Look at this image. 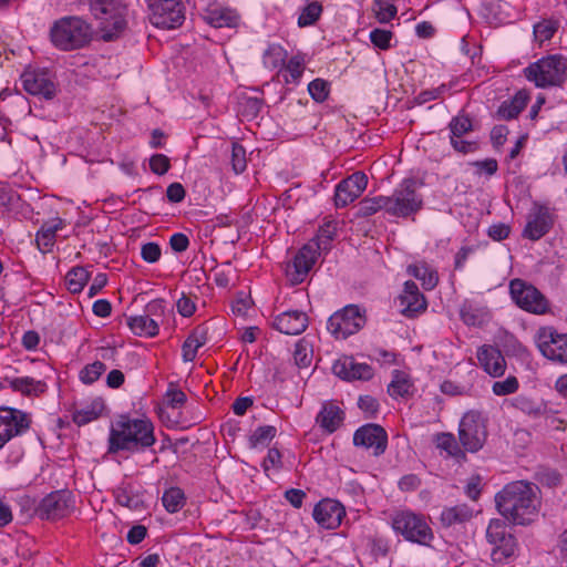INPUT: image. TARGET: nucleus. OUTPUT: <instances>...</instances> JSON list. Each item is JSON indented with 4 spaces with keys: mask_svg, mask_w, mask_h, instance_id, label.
Segmentation results:
<instances>
[{
    "mask_svg": "<svg viewBox=\"0 0 567 567\" xmlns=\"http://www.w3.org/2000/svg\"><path fill=\"white\" fill-rule=\"evenodd\" d=\"M495 503L499 514L509 523L529 525L538 516L539 488L529 482H512L496 494Z\"/></svg>",
    "mask_w": 567,
    "mask_h": 567,
    "instance_id": "nucleus-1",
    "label": "nucleus"
},
{
    "mask_svg": "<svg viewBox=\"0 0 567 567\" xmlns=\"http://www.w3.org/2000/svg\"><path fill=\"white\" fill-rule=\"evenodd\" d=\"M155 442L154 425L151 420L122 415L111 427L109 453L141 452L153 446Z\"/></svg>",
    "mask_w": 567,
    "mask_h": 567,
    "instance_id": "nucleus-2",
    "label": "nucleus"
},
{
    "mask_svg": "<svg viewBox=\"0 0 567 567\" xmlns=\"http://www.w3.org/2000/svg\"><path fill=\"white\" fill-rule=\"evenodd\" d=\"M336 231L337 224L332 220L327 221L319 228L316 238L300 248L293 258L292 265L287 268V277L291 285H299L305 280L316 264L320 251L330 249V243L333 240Z\"/></svg>",
    "mask_w": 567,
    "mask_h": 567,
    "instance_id": "nucleus-3",
    "label": "nucleus"
},
{
    "mask_svg": "<svg viewBox=\"0 0 567 567\" xmlns=\"http://www.w3.org/2000/svg\"><path fill=\"white\" fill-rule=\"evenodd\" d=\"M85 6L92 14L101 20L102 38L112 41L117 38L127 25V7L122 0H78Z\"/></svg>",
    "mask_w": 567,
    "mask_h": 567,
    "instance_id": "nucleus-4",
    "label": "nucleus"
},
{
    "mask_svg": "<svg viewBox=\"0 0 567 567\" xmlns=\"http://www.w3.org/2000/svg\"><path fill=\"white\" fill-rule=\"evenodd\" d=\"M52 43L60 50L71 51L85 47L92 40L91 25L79 17L58 20L50 31Z\"/></svg>",
    "mask_w": 567,
    "mask_h": 567,
    "instance_id": "nucleus-5",
    "label": "nucleus"
},
{
    "mask_svg": "<svg viewBox=\"0 0 567 567\" xmlns=\"http://www.w3.org/2000/svg\"><path fill=\"white\" fill-rule=\"evenodd\" d=\"M524 75L537 87L561 86L567 80V59L560 54L544 56L525 68Z\"/></svg>",
    "mask_w": 567,
    "mask_h": 567,
    "instance_id": "nucleus-6",
    "label": "nucleus"
},
{
    "mask_svg": "<svg viewBox=\"0 0 567 567\" xmlns=\"http://www.w3.org/2000/svg\"><path fill=\"white\" fill-rule=\"evenodd\" d=\"M509 293L515 305L526 312L537 316L551 313L548 298L534 285L523 279L511 280Z\"/></svg>",
    "mask_w": 567,
    "mask_h": 567,
    "instance_id": "nucleus-7",
    "label": "nucleus"
},
{
    "mask_svg": "<svg viewBox=\"0 0 567 567\" xmlns=\"http://www.w3.org/2000/svg\"><path fill=\"white\" fill-rule=\"evenodd\" d=\"M392 528L405 540L429 546L433 539V533L422 515L411 511H399L392 515Z\"/></svg>",
    "mask_w": 567,
    "mask_h": 567,
    "instance_id": "nucleus-8",
    "label": "nucleus"
},
{
    "mask_svg": "<svg viewBox=\"0 0 567 567\" xmlns=\"http://www.w3.org/2000/svg\"><path fill=\"white\" fill-rule=\"evenodd\" d=\"M386 204L388 214L391 216L406 218L416 214L423 206L416 182L412 178L404 179L391 196H386Z\"/></svg>",
    "mask_w": 567,
    "mask_h": 567,
    "instance_id": "nucleus-9",
    "label": "nucleus"
},
{
    "mask_svg": "<svg viewBox=\"0 0 567 567\" xmlns=\"http://www.w3.org/2000/svg\"><path fill=\"white\" fill-rule=\"evenodd\" d=\"M486 539L494 548L491 553V559L494 564L505 565L514 557L517 542L507 529L505 520L499 518L491 519L486 529Z\"/></svg>",
    "mask_w": 567,
    "mask_h": 567,
    "instance_id": "nucleus-10",
    "label": "nucleus"
},
{
    "mask_svg": "<svg viewBox=\"0 0 567 567\" xmlns=\"http://www.w3.org/2000/svg\"><path fill=\"white\" fill-rule=\"evenodd\" d=\"M535 340L544 357L554 362L567 363V333H559L553 327H542Z\"/></svg>",
    "mask_w": 567,
    "mask_h": 567,
    "instance_id": "nucleus-11",
    "label": "nucleus"
},
{
    "mask_svg": "<svg viewBox=\"0 0 567 567\" xmlns=\"http://www.w3.org/2000/svg\"><path fill=\"white\" fill-rule=\"evenodd\" d=\"M365 323L357 306H347L328 320V330L336 339H346L358 332Z\"/></svg>",
    "mask_w": 567,
    "mask_h": 567,
    "instance_id": "nucleus-12",
    "label": "nucleus"
},
{
    "mask_svg": "<svg viewBox=\"0 0 567 567\" xmlns=\"http://www.w3.org/2000/svg\"><path fill=\"white\" fill-rule=\"evenodd\" d=\"M458 439L468 452L474 453L482 449L486 439V431L478 413L468 412L462 417Z\"/></svg>",
    "mask_w": 567,
    "mask_h": 567,
    "instance_id": "nucleus-13",
    "label": "nucleus"
},
{
    "mask_svg": "<svg viewBox=\"0 0 567 567\" xmlns=\"http://www.w3.org/2000/svg\"><path fill=\"white\" fill-rule=\"evenodd\" d=\"M73 508L72 493L61 489L47 495L37 507V514L41 518L54 520L68 516Z\"/></svg>",
    "mask_w": 567,
    "mask_h": 567,
    "instance_id": "nucleus-14",
    "label": "nucleus"
},
{
    "mask_svg": "<svg viewBox=\"0 0 567 567\" xmlns=\"http://www.w3.org/2000/svg\"><path fill=\"white\" fill-rule=\"evenodd\" d=\"M353 444L364 449H373V455L380 456L386 450L388 434L381 425L369 423L354 432Z\"/></svg>",
    "mask_w": 567,
    "mask_h": 567,
    "instance_id": "nucleus-15",
    "label": "nucleus"
},
{
    "mask_svg": "<svg viewBox=\"0 0 567 567\" xmlns=\"http://www.w3.org/2000/svg\"><path fill=\"white\" fill-rule=\"evenodd\" d=\"M184 21L179 0H159L153 7L152 23L162 29H175Z\"/></svg>",
    "mask_w": 567,
    "mask_h": 567,
    "instance_id": "nucleus-16",
    "label": "nucleus"
},
{
    "mask_svg": "<svg viewBox=\"0 0 567 567\" xmlns=\"http://www.w3.org/2000/svg\"><path fill=\"white\" fill-rule=\"evenodd\" d=\"M29 415L16 409H6L0 414V449L13 436L24 433L30 427Z\"/></svg>",
    "mask_w": 567,
    "mask_h": 567,
    "instance_id": "nucleus-17",
    "label": "nucleus"
},
{
    "mask_svg": "<svg viewBox=\"0 0 567 567\" xmlns=\"http://www.w3.org/2000/svg\"><path fill=\"white\" fill-rule=\"evenodd\" d=\"M368 177L363 172H355L342 179L336 187L334 204L337 207H346L354 202L367 188Z\"/></svg>",
    "mask_w": 567,
    "mask_h": 567,
    "instance_id": "nucleus-18",
    "label": "nucleus"
},
{
    "mask_svg": "<svg viewBox=\"0 0 567 567\" xmlns=\"http://www.w3.org/2000/svg\"><path fill=\"white\" fill-rule=\"evenodd\" d=\"M312 516L322 528L334 529L340 526L346 509L338 501L326 498L315 506Z\"/></svg>",
    "mask_w": 567,
    "mask_h": 567,
    "instance_id": "nucleus-19",
    "label": "nucleus"
},
{
    "mask_svg": "<svg viewBox=\"0 0 567 567\" xmlns=\"http://www.w3.org/2000/svg\"><path fill=\"white\" fill-rule=\"evenodd\" d=\"M332 372L346 381H368L373 377V369L367 363H359L353 357L343 355L332 365Z\"/></svg>",
    "mask_w": 567,
    "mask_h": 567,
    "instance_id": "nucleus-20",
    "label": "nucleus"
},
{
    "mask_svg": "<svg viewBox=\"0 0 567 567\" xmlns=\"http://www.w3.org/2000/svg\"><path fill=\"white\" fill-rule=\"evenodd\" d=\"M21 81L23 89L31 95H39L47 100L55 95V85L44 71L25 70L21 74Z\"/></svg>",
    "mask_w": 567,
    "mask_h": 567,
    "instance_id": "nucleus-21",
    "label": "nucleus"
},
{
    "mask_svg": "<svg viewBox=\"0 0 567 567\" xmlns=\"http://www.w3.org/2000/svg\"><path fill=\"white\" fill-rule=\"evenodd\" d=\"M157 312H163L162 302L152 301L146 306V315L130 317L127 324L132 332L140 337H155L158 333V323L151 316Z\"/></svg>",
    "mask_w": 567,
    "mask_h": 567,
    "instance_id": "nucleus-22",
    "label": "nucleus"
},
{
    "mask_svg": "<svg viewBox=\"0 0 567 567\" xmlns=\"http://www.w3.org/2000/svg\"><path fill=\"white\" fill-rule=\"evenodd\" d=\"M477 360L481 368L491 377L499 378L506 371V361L496 347L484 344L477 350Z\"/></svg>",
    "mask_w": 567,
    "mask_h": 567,
    "instance_id": "nucleus-23",
    "label": "nucleus"
},
{
    "mask_svg": "<svg viewBox=\"0 0 567 567\" xmlns=\"http://www.w3.org/2000/svg\"><path fill=\"white\" fill-rule=\"evenodd\" d=\"M401 313L408 318H413L426 308L424 296L420 292L419 287L412 280L404 284L402 295L399 297Z\"/></svg>",
    "mask_w": 567,
    "mask_h": 567,
    "instance_id": "nucleus-24",
    "label": "nucleus"
},
{
    "mask_svg": "<svg viewBox=\"0 0 567 567\" xmlns=\"http://www.w3.org/2000/svg\"><path fill=\"white\" fill-rule=\"evenodd\" d=\"M274 327L281 333L297 336L308 327V316L303 311L289 310L275 318Z\"/></svg>",
    "mask_w": 567,
    "mask_h": 567,
    "instance_id": "nucleus-25",
    "label": "nucleus"
},
{
    "mask_svg": "<svg viewBox=\"0 0 567 567\" xmlns=\"http://www.w3.org/2000/svg\"><path fill=\"white\" fill-rule=\"evenodd\" d=\"M553 226L551 216L546 207H538L534 214H530L527 224L523 230V237L533 241L545 236Z\"/></svg>",
    "mask_w": 567,
    "mask_h": 567,
    "instance_id": "nucleus-26",
    "label": "nucleus"
},
{
    "mask_svg": "<svg viewBox=\"0 0 567 567\" xmlns=\"http://www.w3.org/2000/svg\"><path fill=\"white\" fill-rule=\"evenodd\" d=\"M238 14L220 4H209L204 13V20L215 28L236 27L238 23Z\"/></svg>",
    "mask_w": 567,
    "mask_h": 567,
    "instance_id": "nucleus-27",
    "label": "nucleus"
},
{
    "mask_svg": "<svg viewBox=\"0 0 567 567\" xmlns=\"http://www.w3.org/2000/svg\"><path fill=\"white\" fill-rule=\"evenodd\" d=\"M3 388H10L16 392H20L23 395L31 396V395H39L40 393H43L45 391V383L39 380H35L30 377H22V378H11L6 377L3 379Z\"/></svg>",
    "mask_w": 567,
    "mask_h": 567,
    "instance_id": "nucleus-28",
    "label": "nucleus"
},
{
    "mask_svg": "<svg viewBox=\"0 0 567 567\" xmlns=\"http://www.w3.org/2000/svg\"><path fill=\"white\" fill-rule=\"evenodd\" d=\"M343 411L332 403H326L316 417V422L328 433H333L341 425Z\"/></svg>",
    "mask_w": 567,
    "mask_h": 567,
    "instance_id": "nucleus-29",
    "label": "nucleus"
},
{
    "mask_svg": "<svg viewBox=\"0 0 567 567\" xmlns=\"http://www.w3.org/2000/svg\"><path fill=\"white\" fill-rule=\"evenodd\" d=\"M207 328L199 326L186 338L182 346L183 360L192 362L195 360L197 350L207 342Z\"/></svg>",
    "mask_w": 567,
    "mask_h": 567,
    "instance_id": "nucleus-30",
    "label": "nucleus"
},
{
    "mask_svg": "<svg viewBox=\"0 0 567 567\" xmlns=\"http://www.w3.org/2000/svg\"><path fill=\"white\" fill-rule=\"evenodd\" d=\"M472 516L473 512L467 505H455L443 509L441 523L444 527H451L470 520Z\"/></svg>",
    "mask_w": 567,
    "mask_h": 567,
    "instance_id": "nucleus-31",
    "label": "nucleus"
},
{
    "mask_svg": "<svg viewBox=\"0 0 567 567\" xmlns=\"http://www.w3.org/2000/svg\"><path fill=\"white\" fill-rule=\"evenodd\" d=\"M104 410V402L102 399H95L90 405L76 410L73 414V421L79 426L85 425L100 417Z\"/></svg>",
    "mask_w": 567,
    "mask_h": 567,
    "instance_id": "nucleus-32",
    "label": "nucleus"
},
{
    "mask_svg": "<svg viewBox=\"0 0 567 567\" xmlns=\"http://www.w3.org/2000/svg\"><path fill=\"white\" fill-rule=\"evenodd\" d=\"M411 386L409 375L400 370H394L392 381L388 385V393L392 398H403L409 395Z\"/></svg>",
    "mask_w": 567,
    "mask_h": 567,
    "instance_id": "nucleus-33",
    "label": "nucleus"
},
{
    "mask_svg": "<svg viewBox=\"0 0 567 567\" xmlns=\"http://www.w3.org/2000/svg\"><path fill=\"white\" fill-rule=\"evenodd\" d=\"M90 278L89 271L83 267H73L65 276V286L72 293L82 291Z\"/></svg>",
    "mask_w": 567,
    "mask_h": 567,
    "instance_id": "nucleus-34",
    "label": "nucleus"
},
{
    "mask_svg": "<svg viewBox=\"0 0 567 567\" xmlns=\"http://www.w3.org/2000/svg\"><path fill=\"white\" fill-rule=\"evenodd\" d=\"M408 274L422 281L425 289H433L437 284V276L426 264H415L408 267Z\"/></svg>",
    "mask_w": 567,
    "mask_h": 567,
    "instance_id": "nucleus-35",
    "label": "nucleus"
},
{
    "mask_svg": "<svg viewBox=\"0 0 567 567\" xmlns=\"http://www.w3.org/2000/svg\"><path fill=\"white\" fill-rule=\"evenodd\" d=\"M185 494L179 487H169L162 497L165 509L169 513L178 512L185 505Z\"/></svg>",
    "mask_w": 567,
    "mask_h": 567,
    "instance_id": "nucleus-36",
    "label": "nucleus"
},
{
    "mask_svg": "<svg viewBox=\"0 0 567 567\" xmlns=\"http://www.w3.org/2000/svg\"><path fill=\"white\" fill-rule=\"evenodd\" d=\"M63 225L61 218H55L50 223H45L37 234V243L39 246L51 247L54 243L55 233Z\"/></svg>",
    "mask_w": 567,
    "mask_h": 567,
    "instance_id": "nucleus-37",
    "label": "nucleus"
},
{
    "mask_svg": "<svg viewBox=\"0 0 567 567\" xmlns=\"http://www.w3.org/2000/svg\"><path fill=\"white\" fill-rule=\"evenodd\" d=\"M308 4L301 10L298 18L299 27L312 25L321 16L322 6L317 0L307 1Z\"/></svg>",
    "mask_w": 567,
    "mask_h": 567,
    "instance_id": "nucleus-38",
    "label": "nucleus"
},
{
    "mask_svg": "<svg viewBox=\"0 0 567 567\" xmlns=\"http://www.w3.org/2000/svg\"><path fill=\"white\" fill-rule=\"evenodd\" d=\"M277 430L272 425H264L257 427L249 437V446L256 449L258 446H266L275 436Z\"/></svg>",
    "mask_w": 567,
    "mask_h": 567,
    "instance_id": "nucleus-39",
    "label": "nucleus"
},
{
    "mask_svg": "<svg viewBox=\"0 0 567 567\" xmlns=\"http://www.w3.org/2000/svg\"><path fill=\"white\" fill-rule=\"evenodd\" d=\"M434 443L437 449L445 451L451 456H460L463 455L455 437L451 433H439L434 437Z\"/></svg>",
    "mask_w": 567,
    "mask_h": 567,
    "instance_id": "nucleus-40",
    "label": "nucleus"
},
{
    "mask_svg": "<svg viewBox=\"0 0 567 567\" xmlns=\"http://www.w3.org/2000/svg\"><path fill=\"white\" fill-rule=\"evenodd\" d=\"M559 22L557 20H543L534 25V35L537 41L543 43L550 40L558 30Z\"/></svg>",
    "mask_w": 567,
    "mask_h": 567,
    "instance_id": "nucleus-41",
    "label": "nucleus"
},
{
    "mask_svg": "<svg viewBox=\"0 0 567 567\" xmlns=\"http://www.w3.org/2000/svg\"><path fill=\"white\" fill-rule=\"evenodd\" d=\"M359 205L360 214L362 216H370L379 210H384L388 214L386 196L363 198Z\"/></svg>",
    "mask_w": 567,
    "mask_h": 567,
    "instance_id": "nucleus-42",
    "label": "nucleus"
},
{
    "mask_svg": "<svg viewBox=\"0 0 567 567\" xmlns=\"http://www.w3.org/2000/svg\"><path fill=\"white\" fill-rule=\"evenodd\" d=\"M303 69H305V66H303L302 59L299 56H292L288 61V63L284 70L285 81L287 83H290V82L297 83L302 75Z\"/></svg>",
    "mask_w": 567,
    "mask_h": 567,
    "instance_id": "nucleus-43",
    "label": "nucleus"
},
{
    "mask_svg": "<svg viewBox=\"0 0 567 567\" xmlns=\"http://www.w3.org/2000/svg\"><path fill=\"white\" fill-rule=\"evenodd\" d=\"M106 370V367L101 361H95L91 364H86L81 371H80V379L85 384H92L95 382L102 373Z\"/></svg>",
    "mask_w": 567,
    "mask_h": 567,
    "instance_id": "nucleus-44",
    "label": "nucleus"
},
{
    "mask_svg": "<svg viewBox=\"0 0 567 567\" xmlns=\"http://www.w3.org/2000/svg\"><path fill=\"white\" fill-rule=\"evenodd\" d=\"M519 383L516 377L509 375L503 381L493 383L492 391L497 396L513 394L518 390Z\"/></svg>",
    "mask_w": 567,
    "mask_h": 567,
    "instance_id": "nucleus-45",
    "label": "nucleus"
},
{
    "mask_svg": "<svg viewBox=\"0 0 567 567\" xmlns=\"http://www.w3.org/2000/svg\"><path fill=\"white\" fill-rule=\"evenodd\" d=\"M451 136H463L473 130L472 121L467 115H458L450 122Z\"/></svg>",
    "mask_w": 567,
    "mask_h": 567,
    "instance_id": "nucleus-46",
    "label": "nucleus"
},
{
    "mask_svg": "<svg viewBox=\"0 0 567 567\" xmlns=\"http://www.w3.org/2000/svg\"><path fill=\"white\" fill-rule=\"evenodd\" d=\"M20 200L19 194L11 188L10 186L0 183V206L4 207L7 210H11L12 208L18 206Z\"/></svg>",
    "mask_w": 567,
    "mask_h": 567,
    "instance_id": "nucleus-47",
    "label": "nucleus"
},
{
    "mask_svg": "<svg viewBox=\"0 0 567 567\" xmlns=\"http://www.w3.org/2000/svg\"><path fill=\"white\" fill-rule=\"evenodd\" d=\"M230 163L236 174H240L246 169V150L238 143H233Z\"/></svg>",
    "mask_w": 567,
    "mask_h": 567,
    "instance_id": "nucleus-48",
    "label": "nucleus"
},
{
    "mask_svg": "<svg viewBox=\"0 0 567 567\" xmlns=\"http://www.w3.org/2000/svg\"><path fill=\"white\" fill-rule=\"evenodd\" d=\"M311 97L317 102H323L329 95V83L322 79H316L308 85Z\"/></svg>",
    "mask_w": 567,
    "mask_h": 567,
    "instance_id": "nucleus-49",
    "label": "nucleus"
},
{
    "mask_svg": "<svg viewBox=\"0 0 567 567\" xmlns=\"http://www.w3.org/2000/svg\"><path fill=\"white\" fill-rule=\"evenodd\" d=\"M393 33L389 30L374 29L370 32L371 42L381 50H388L391 47Z\"/></svg>",
    "mask_w": 567,
    "mask_h": 567,
    "instance_id": "nucleus-50",
    "label": "nucleus"
},
{
    "mask_svg": "<svg viewBox=\"0 0 567 567\" xmlns=\"http://www.w3.org/2000/svg\"><path fill=\"white\" fill-rule=\"evenodd\" d=\"M460 316L463 322L467 326H477L481 323L478 311L471 302H464L462 305Z\"/></svg>",
    "mask_w": 567,
    "mask_h": 567,
    "instance_id": "nucleus-51",
    "label": "nucleus"
},
{
    "mask_svg": "<svg viewBox=\"0 0 567 567\" xmlns=\"http://www.w3.org/2000/svg\"><path fill=\"white\" fill-rule=\"evenodd\" d=\"M150 168L154 174L164 175L171 168L169 158L164 154H155L150 158Z\"/></svg>",
    "mask_w": 567,
    "mask_h": 567,
    "instance_id": "nucleus-52",
    "label": "nucleus"
},
{
    "mask_svg": "<svg viewBox=\"0 0 567 567\" xmlns=\"http://www.w3.org/2000/svg\"><path fill=\"white\" fill-rule=\"evenodd\" d=\"M162 250L156 243H146L141 248L142 259L146 262L154 264L159 260Z\"/></svg>",
    "mask_w": 567,
    "mask_h": 567,
    "instance_id": "nucleus-53",
    "label": "nucleus"
},
{
    "mask_svg": "<svg viewBox=\"0 0 567 567\" xmlns=\"http://www.w3.org/2000/svg\"><path fill=\"white\" fill-rule=\"evenodd\" d=\"M293 360L295 363L299 368H307L310 365L312 361L311 353L308 352L307 346L303 344V342L299 341L296 344L295 351H293Z\"/></svg>",
    "mask_w": 567,
    "mask_h": 567,
    "instance_id": "nucleus-54",
    "label": "nucleus"
},
{
    "mask_svg": "<svg viewBox=\"0 0 567 567\" xmlns=\"http://www.w3.org/2000/svg\"><path fill=\"white\" fill-rule=\"evenodd\" d=\"M520 411L532 416H539L544 412L542 404H536L527 398H518L515 404Z\"/></svg>",
    "mask_w": 567,
    "mask_h": 567,
    "instance_id": "nucleus-55",
    "label": "nucleus"
},
{
    "mask_svg": "<svg viewBox=\"0 0 567 567\" xmlns=\"http://www.w3.org/2000/svg\"><path fill=\"white\" fill-rule=\"evenodd\" d=\"M168 405L173 409L181 408L186 402V394L171 383L166 392Z\"/></svg>",
    "mask_w": 567,
    "mask_h": 567,
    "instance_id": "nucleus-56",
    "label": "nucleus"
},
{
    "mask_svg": "<svg viewBox=\"0 0 567 567\" xmlns=\"http://www.w3.org/2000/svg\"><path fill=\"white\" fill-rule=\"evenodd\" d=\"M462 136H450L451 145L453 148L462 154L473 153L477 150L476 142L461 140Z\"/></svg>",
    "mask_w": 567,
    "mask_h": 567,
    "instance_id": "nucleus-57",
    "label": "nucleus"
},
{
    "mask_svg": "<svg viewBox=\"0 0 567 567\" xmlns=\"http://www.w3.org/2000/svg\"><path fill=\"white\" fill-rule=\"evenodd\" d=\"M262 100L256 96H248L243 100V112L248 116H257L262 109Z\"/></svg>",
    "mask_w": 567,
    "mask_h": 567,
    "instance_id": "nucleus-58",
    "label": "nucleus"
},
{
    "mask_svg": "<svg viewBox=\"0 0 567 567\" xmlns=\"http://www.w3.org/2000/svg\"><path fill=\"white\" fill-rule=\"evenodd\" d=\"M282 462H281V453L278 449L271 447L268 451L267 456L265 457L262 462V467L265 472H268L270 468H281Z\"/></svg>",
    "mask_w": 567,
    "mask_h": 567,
    "instance_id": "nucleus-59",
    "label": "nucleus"
},
{
    "mask_svg": "<svg viewBox=\"0 0 567 567\" xmlns=\"http://www.w3.org/2000/svg\"><path fill=\"white\" fill-rule=\"evenodd\" d=\"M445 90H446V85L442 84L439 87L422 91L416 95L415 102L417 104H424L426 102L435 100V99L440 97L445 92Z\"/></svg>",
    "mask_w": 567,
    "mask_h": 567,
    "instance_id": "nucleus-60",
    "label": "nucleus"
},
{
    "mask_svg": "<svg viewBox=\"0 0 567 567\" xmlns=\"http://www.w3.org/2000/svg\"><path fill=\"white\" fill-rule=\"evenodd\" d=\"M282 61V49L280 47H270L264 55V63L268 68H277Z\"/></svg>",
    "mask_w": 567,
    "mask_h": 567,
    "instance_id": "nucleus-61",
    "label": "nucleus"
},
{
    "mask_svg": "<svg viewBox=\"0 0 567 567\" xmlns=\"http://www.w3.org/2000/svg\"><path fill=\"white\" fill-rule=\"evenodd\" d=\"M511 227L504 223L494 224L488 228V236L496 241L506 239L509 236Z\"/></svg>",
    "mask_w": 567,
    "mask_h": 567,
    "instance_id": "nucleus-62",
    "label": "nucleus"
},
{
    "mask_svg": "<svg viewBox=\"0 0 567 567\" xmlns=\"http://www.w3.org/2000/svg\"><path fill=\"white\" fill-rule=\"evenodd\" d=\"M379 9L375 11L377 18L381 23L389 22L396 14V8L391 3H378Z\"/></svg>",
    "mask_w": 567,
    "mask_h": 567,
    "instance_id": "nucleus-63",
    "label": "nucleus"
},
{
    "mask_svg": "<svg viewBox=\"0 0 567 567\" xmlns=\"http://www.w3.org/2000/svg\"><path fill=\"white\" fill-rule=\"evenodd\" d=\"M177 311L183 317H190L196 310L195 302L187 297L186 295H183L176 303Z\"/></svg>",
    "mask_w": 567,
    "mask_h": 567,
    "instance_id": "nucleus-64",
    "label": "nucleus"
}]
</instances>
